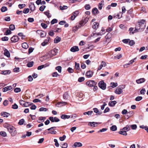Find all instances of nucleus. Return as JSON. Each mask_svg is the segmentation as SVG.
I'll use <instances>...</instances> for the list:
<instances>
[{
    "label": "nucleus",
    "mask_w": 148,
    "mask_h": 148,
    "mask_svg": "<svg viewBox=\"0 0 148 148\" xmlns=\"http://www.w3.org/2000/svg\"><path fill=\"white\" fill-rule=\"evenodd\" d=\"M29 7L32 11H34L35 9V6L33 3L31 2L29 5Z\"/></svg>",
    "instance_id": "6"
},
{
    "label": "nucleus",
    "mask_w": 148,
    "mask_h": 148,
    "mask_svg": "<svg viewBox=\"0 0 148 148\" xmlns=\"http://www.w3.org/2000/svg\"><path fill=\"white\" fill-rule=\"evenodd\" d=\"M46 8V6L45 5H42L40 6L39 8V10L41 11L42 12L44 11V9Z\"/></svg>",
    "instance_id": "50"
},
{
    "label": "nucleus",
    "mask_w": 148,
    "mask_h": 148,
    "mask_svg": "<svg viewBox=\"0 0 148 148\" xmlns=\"http://www.w3.org/2000/svg\"><path fill=\"white\" fill-rule=\"evenodd\" d=\"M123 92L122 89L120 88H117L115 91L116 93L118 94H120Z\"/></svg>",
    "instance_id": "13"
},
{
    "label": "nucleus",
    "mask_w": 148,
    "mask_h": 148,
    "mask_svg": "<svg viewBox=\"0 0 148 148\" xmlns=\"http://www.w3.org/2000/svg\"><path fill=\"white\" fill-rule=\"evenodd\" d=\"M67 70L69 73H72L73 72V70L71 68L69 67L67 69Z\"/></svg>",
    "instance_id": "62"
},
{
    "label": "nucleus",
    "mask_w": 148,
    "mask_h": 148,
    "mask_svg": "<svg viewBox=\"0 0 148 148\" xmlns=\"http://www.w3.org/2000/svg\"><path fill=\"white\" fill-rule=\"evenodd\" d=\"M46 119L45 117H39L38 118L39 121H38V123H40L41 122H43L44 121L45 119Z\"/></svg>",
    "instance_id": "29"
},
{
    "label": "nucleus",
    "mask_w": 148,
    "mask_h": 148,
    "mask_svg": "<svg viewBox=\"0 0 148 148\" xmlns=\"http://www.w3.org/2000/svg\"><path fill=\"white\" fill-rule=\"evenodd\" d=\"M25 5H26L25 4H19L18 5V7L22 9L24 8L25 6Z\"/></svg>",
    "instance_id": "51"
},
{
    "label": "nucleus",
    "mask_w": 148,
    "mask_h": 148,
    "mask_svg": "<svg viewBox=\"0 0 148 148\" xmlns=\"http://www.w3.org/2000/svg\"><path fill=\"white\" fill-rule=\"evenodd\" d=\"M4 54L5 56H7L8 57H9V51L7 50L6 49H4Z\"/></svg>",
    "instance_id": "23"
},
{
    "label": "nucleus",
    "mask_w": 148,
    "mask_h": 148,
    "mask_svg": "<svg viewBox=\"0 0 148 148\" xmlns=\"http://www.w3.org/2000/svg\"><path fill=\"white\" fill-rule=\"evenodd\" d=\"M93 75V72L90 71H89L86 72V75L88 77H92Z\"/></svg>",
    "instance_id": "8"
},
{
    "label": "nucleus",
    "mask_w": 148,
    "mask_h": 148,
    "mask_svg": "<svg viewBox=\"0 0 148 148\" xmlns=\"http://www.w3.org/2000/svg\"><path fill=\"white\" fill-rule=\"evenodd\" d=\"M33 103L25 102L24 107H27L32 105Z\"/></svg>",
    "instance_id": "37"
},
{
    "label": "nucleus",
    "mask_w": 148,
    "mask_h": 148,
    "mask_svg": "<svg viewBox=\"0 0 148 148\" xmlns=\"http://www.w3.org/2000/svg\"><path fill=\"white\" fill-rule=\"evenodd\" d=\"M9 86H8L6 87H5V88H3V92H6L7 91L9 90Z\"/></svg>",
    "instance_id": "58"
},
{
    "label": "nucleus",
    "mask_w": 148,
    "mask_h": 148,
    "mask_svg": "<svg viewBox=\"0 0 148 148\" xmlns=\"http://www.w3.org/2000/svg\"><path fill=\"white\" fill-rule=\"evenodd\" d=\"M58 22V20L56 19H53L51 22V24L53 25L55 23H56Z\"/></svg>",
    "instance_id": "45"
},
{
    "label": "nucleus",
    "mask_w": 148,
    "mask_h": 148,
    "mask_svg": "<svg viewBox=\"0 0 148 148\" xmlns=\"http://www.w3.org/2000/svg\"><path fill=\"white\" fill-rule=\"evenodd\" d=\"M25 120L23 119H22L19 120L18 122V124L19 125H21L24 123Z\"/></svg>",
    "instance_id": "39"
},
{
    "label": "nucleus",
    "mask_w": 148,
    "mask_h": 148,
    "mask_svg": "<svg viewBox=\"0 0 148 148\" xmlns=\"http://www.w3.org/2000/svg\"><path fill=\"white\" fill-rule=\"evenodd\" d=\"M97 84V82L92 80H89L86 83V85L90 87H92L93 86H96Z\"/></svg>",
    "instance_id": "2"
},
{
    "label": "nucleus",
    "mask_w": 148,
    "mask_h": 148,
    "mask_svg": "<svg viewBox=\"0 0 148 148\" xmlns=\"http://www.w3.org/2000/svg\"><path fill=\"white\" fill-rule=\"evenodd\" d=\"M19 102L21 105L24 107L25 101H24L23 100H20L19 101Z\"/></svg>",
    "instance_id": "35"
},
{
    "label": "nucleus",
    "mask_w": 148,
    "mask_h": 148,
    "mask_svg": "<svg viewBox=\"0 0 148 148\" xmlns=\"http://www.w3.org/2000/svg\"><path fill=\"white\" fill-rule=\"evenodd\" d=\"M106 84L103 81H101L98 83L99 87L103 90L106 89Z\"/></svg>",
    "instance_id": "4"
},
{
    "label": "nucleus",
    "mask_w": 148,
    "mask_h": 148,
    "mask_svg": "<svg viewBox=\"0 0 148 148\" xmlns=\"http://www.w3.org/2000/svg\"><path fill=\"white\" fill-rule=\"evenodd\" d=\"M11 41L12 42H15L18 41V36H14L11 38Z\"/></svg>",
    "instance_id": "7"
},
{
    "label": "nucleus",
    "mask_w": 148,
    "mask_h": 148,
    "mask_svg": "<svg viewBox=\"0 0 148 148\" xmlns=\"http://www.w3.org/2000/svg\"><path fill=\"white\" fill-rule=\"evenodd\" d=\"M122 130H124L126 131H128L130 130V126L129 125H127L126 127H124Z\"/></svg>",
    "instance_id": "27"
},
{
    "label": "nucleus",
    "mask_w": 148,
    "mask_h": 148,
    "mask_svg": "<svg viewBox=\"0 0 148 148\" xmlns=\"http://www.w3.org/2000/svg\"><path fill=\"white\" fill-rule=\"evenodd\" d=\"M116 101H110L108 103V105L111 107H113L116 104Z\"/></svg>",
    "instance_id": "16"
},
{
    "label": "nucleus",
    "mask_w": 148,
    "mask_h": 148,
    "mask_svg": "<svg viewBox=\"0 0 148 148\" xmlns=\"http://www.w3.org/2000/svg\"><path fill=\"white\" fill-rule=\"evenodd\" d=\"M15 27L13 24L10 25V34H11V31H13L15 29Z\"/></svg>",
    "instance_id": "24"
},
{
    "label": "nucleus",
    "mask_w": 148,
    "mask_h": 148,
    "mask_svg": "<svg viewBox=\"0 0 148 148\" xmlns=\"http://www.w3.org/2000/svg\"><path fill=\"white\" fill-rule=\"evenodd\" d=\"M12 108L14 109H16L18 108V106L15 103L12 106Z\"/></svg>",
    "instance_id": "40"
},
{
    "label": "nucleus",
    "mask_w": 148,
    "mask_h": 148,
    "mask_svg": "<svg viewBox=\"0 0 148 148\" xmlns=\"http://www.w3.org/2000/svg\"><path fill=\"white\" fill-rule=\"evenodd\" d=\"M7 10V8L5 6L2 7L1 9V10L2 12H5Z\"/></svg>",
    "instance_id": "43"
},
{
    "label": "nucleus",
    "mask_w": 148,
    "mask_h": 148,
    "mask_svg": "<svg viewBox=\"0 0 148 148\" xmlns=\"http://www.w3.org/2000/svg\"><path fill=\"white\" fill-rule=\"evenodd\" d=\"M131 127L132 129L133 130H136L137 127V125L136 124H134L132 125H131L130 126V127Z\"/></svg>",
    "instance_id": "42"
},
{
    "label": "nucleus",
    "mask_w": 148,
    "mask_h": 148,
    "mask_svg": "<svg viewBox=\"0 0 148 148\" xmlns=\"http://www.w3.org/2000/svg\"><path fill=\"white\" fill-rule=\"evenodd\" d=\"M21 91V89L19 88H16L14 89V91L16 93L18 92Z\"/></svg>",
    "instance_id": "46"
},
{
    "label": "nucleus",
    "mask_w": 148,
    "mask_h": 148,
    "mask_svg": "<svg viewBox=\"0 0 148 148\" xmlns=\"http://www.w3.org/2000/svg\"><path fill=\"white\" fill-rule=\"evenodd\" d=\"M82 143L80 142H75L74 144V146L75 147H82Z\"/></svg>",
    "instance_id": "26"
},
{
    "label": "nucleus",
    "mask_w": 148,
    "mask_h": 148,
    "mask_svg": "<svg viewBox=\"0 0 148 148\" xmlns=\"http://www.w3.org/2000/svg\"><path fill=\"white\" fill-rule=\"evenodd\" d=\"M93 111H88L87 112H85L84 113V115H86L88 114L89 115L93 113Z\"/></svg>",
    "instance_id": "36"
},
{
    "label": "nucleus",
    "mask_w": 148,
    "mask_h": 148,
    "mask_svg": "<svg viewBox=\"0 0 148 148\" xmlns=\"http://www.w3.org/2000/svg\"><path fill=\"white\" fill-rule=\"evenodd\" d=\"M34 64V62L33 61H31L27 63V66L28 67H32Z\"/></svg>",
    "instance_id": "33"
},
{
    "label": "nucleus",
    "mask_w": 148,
    "mask_h": 148,
    "mask_svg": "<svg viewBox=\"0 0 148 148\" xmlns=\"http://www.w3.org/2000/svg\"><path fill=\"white\" fill-rule=\"evenodd\" d=\"M46 66H45L44 65H42L40 66H38V67L37 69L38 70H40L42 69V68H44L45 67H46Z\"/></svg>",
    "instance_id": "59"
},
{
    "label": "nucleus",
    "mask_w": 148,
    "mask_h": 148,
    "mask_svg": "<svg viewBox=\"0 0 148 148\" xmlns=\"http://www.w3.org/2000/svg\"><path fill=\"white\" fill-rule=\"evenodd\" d=\"M61 38L58 36H57L54 40V42L57 43L59 42L61 40Z\"/></svg>",
    "instance_id": "22"
},
{
    "label": "nucleus",
    "mask_w": 148,
    "mask_h": 148,
    "mask_svg": "<svg viewBox=\"0 0 148 148\" xmlns=\"http://www.w3.org/2000/svg\"><path fill=\"white\" fill-rule=\"evenodd\" d=\"M61 118L64 119H69L70 117L71 116L69 115H67L65 114H62L61 116Z\"/></svg>",
    "instance_id": "18"
},
{
    "label": "nucleus",
    "mask_w": 148,
    "mask_h": 148,
    "mask_svg": "<svg viewBox=\"0 0 148 148\" xmlns=\"http://www.w3.org/2000/svg\"><path fill=\"white\" fill-rule=\"evenodd\" d=\"M1 115L4 117H7L9 115V114L6 112H2L1 113Z\"/></svg>",
    "instance_id": "19"
},
{
    "label": "nucleus",
    "mask_w": 148,
    "mask_h": 148,
    "mask_svg": "<svg viewBox=\"0 0 148 148\" xmlns=\"http://www.w3.org/2000/svg\"><path fill=\"white\" fill-rule=\"evenodd\" d=\"M145 20L142 19L139 21L136 24L135 31L138 32V31L140 29H142L145 28Z\"/></svg>",
    "instance_id": "1"
},
{
    "label": "nucleus",
    "mask_w": 148,
    "mask_h": 148,
    "mask_svg": "<svg viewBox=\"0 0 148 148\" xmlns=\"http://www.w3.org/2000/svg\"><path fill=\"white\" fill-rule=\"evenodd\" d=\"M29 8H25L23 11V12L25 14H27L29 12Z\"/></svg>",
    "instance_id": "52"
},
{
    "label": "nucleus",
    "mask_w": 148,
    "mask_h": 148,
    "mask_svg": "<svg viewBox=\"0 0 148 148\" xmlns=\"http://www.w3.org/2000/svg\"><path fill=\"white\" fill-rule=\"evenodd\" d=\"M99 26V24L97 22H95L93 23V25H92V28L95 29H97L98 28Z\"/></svg>",
    "instance_id": "12"
},
{
    "label": "nucleus",
    "mask_w": 148,
    "mask_h": 148,
    "mask_svg": "<svg viewBox=\"0 0 148 148\" xmlns=\"http://www.w3.org/2000/svg\"><path fill=\"white\" fill-rule=\"evenodd\" d=\"M54 141L55 142V146L56 147H58L59 146V144L58 143L57 140L56 139H55L54 140Z\"/></svg>",
    "instance_id": "49"
},
{
    "label": "nucleus",
    "mask_w": 148,
    "mask_h": 148,
    "mask_svg": "<svg viewBox=\"0 0 148 148\" xmlns=\"http://www.w3.org/2000/svg\"><path fill=\"white\" fill-rule=\"evenodd\" d=\"M10 133L12 136H15L16 134V132L15 128L13 126L10 127Z\"/></svg>",
    "instance_id": "3"
},
{
    "label": "nucleus",
    "mask_w": 148,
    "mask_h": 148,
    "mask_svg": "<svg viewBox=\"0 0 148 148\" xmlns=\"http://www.w3.org/2000/svg\"><path fill=\"white\" fill-rule=\"evenodd\" d=\"M98 124V123L97 122H90L89 123L88 125H90L91 126L93 127H95V124Z\"/></svg>",
    "instance_id": "31"
},
{
    "label": "nucleus",
    "mask_w": 148,
    "mask_h": 148,
    "mask_svg": "<svg viewBox=\"0 0 148 148\" xmlns=\"http://www.w3.org/2000/svg\"><path fill=\"white\" fill-rule=\"evenodd\" d=\"M143 98L141 96H138L136 97L135 100L136 101H139L142 99Z\"/></svg>",
    "instance_id": "48"
},
{
    "label": "nucleus",
    "mask_w": 148,
    "mask_h": 148,
    "mask_svg": "<svg viewBox=\"0 0 148 148\" xmlns=\"http://www.w3.org/2000/svg\"><path fill=\"white\" fill-rule=\"evenodd\" d=\"M22 47L24 49H27L28 47V44L26 42H24L22 44Z\"/></svg>",
    "instance_id": "28"
},
{
    "label": "nucleus",
    "mask_w": 148,
    "mask_h": 148,
    "mask_svg": "<svg viewBox=\"0 0 148 148\" xmlns=\"http://www.w3.org/2000/svg\"><path fill=\"white\" fill-rule=\"evenodd\" d=\"M8 38L6 36L2 37L1 38L2 40L3 41H7L8 40Z\"/></svg>",
    "instance_id": "63"
},
{
    "label": "nucleus",
    "mask_w": 148,
    "mask_h": 148,
    "mask_svg": "<svg viewBox=\"0 0 148 148\" xmlns=\"http://www.w3.org/2000/svg\"><path fill=\"white\" fill-rule=\"evenodd\" d=\"M110 85L113 88H114L117 86V84L114 82H111L110 83Z\"/></svg>",
    "instance_id": "41"
},
{
    "label": "nucleus",
    "mask_w": 148,
    "mask_h": 148,
    "mask_svg": "<svg viewBox=\"0 0 148 148\" xmlns=\"http://www.w3.org/2000/svg\"><path fill=\"white\" fill-rule=\"evenodd\" d=\"M92 13L94 14H99V11L96 8H94L92 10Z\"/></svg>",
    "instance_id": "15"
},
{
    "label": "nucleus",
    "mask_w": 148,
    "mask_h": 148,
    "mask_svg": "<svg viewBox=\"0 0 148 148\" xmlns=\"http://www.w3.org/2000/svg\"><path fill=\"white\" fill-rule=\"evenodd\" d=\"M75 68L77 70L79 71L81 70L79 64L76 62L75 63Z\"/></svg>",
    "instance_id": "17"
},
{
    "label": "nucleus",
    "mask_w": 148,
    "mask_h": 148,
    "mask_svg": "<svg viewBox=\"0 0 148 148\" xmlns=\"http://www.w3.org/2000/svg\"><path fill=\"white\" fill-rule=\"evenodd\" d=\"M41 25L42 27L44 29H46L47 27V24L43 23H41Z\"/></svg>",
    "instance_id": "60"
},
{
    "label": "nucleus",
    "mask_w": 148,
    "mask_h": 148,
    "mask_svg": "<svg viewBox=\"0 0 148 148\" xmlns=\"http://www.w3.org/2000/svg\"><path fill=\"white\" fill-rule=\"evenodd\" d=\"M46 33L45 32H41L40 33V35L41 37H45L46 35Z\"/></svg>",
    "instance_id": "61"
},
{
    "label": "nucleus",
    "mask_w": 148,
    "mask_h": 148,
    "mask_svg": "<svg viewBox=\"0 0 148 148\" xmlns=\"http://www.w3.org/2000/svg\"><path fill=\"white\" fill-rule=\"evenodd\" d=\"M68 147V144L66 143H64L62 146L61 147L62 148H67Z\"/></svg>",
    "instance_id": "64"
},
{
    "label": "nucleus",
    "mask_w": 148,
    "mask_h": 148,
    "mask_svg": "<svg viewBox=\"0 0 148 148\" xmlns=\"http://www.w3.org/2000/svg\"><path fill=\"white\" fill-rule=\"evenodd\" d=\"M56 69L57 70L59 73H61L62 67L60 66H58L56 68Z\"/></svg>",
    "instance_id": "38"
},
{
    "label": "nucleus",
    "mask_w": 148,
    "mask_h": 148,
    "mask_svg": "<svg viewBox=\"0 0 148 148\" xmlns=\"http://www.w3.org/2000/svg\"><path fill=\"white\" fill-rule=\"evenodd\" d=\"M85 79L83 77H79L78 79V81L79 82H82Z\"/></svg>",
    "instance_id": "54"
},
{
    "label": "nucleus",
    "mask_w": 148,
    "mask_h": 148,
    "mask_svg": "<svg viewBox=\"0 0 148 148\" xmlns=\"http://www.w3.org/2000/svg\"><path fill=\"white\" fill-rule=\"evenodd\" d=\"M119 133L120 134H122L125 136H126L127 134L126 131L124 130H123L122 131L121 130L119 132Z\"/></svg>",
    "instance_id": "25"
},
{
    "label": "nucleus",
    "mask_w": 148,
    "mask_h": 148,
    "mask_svg": "<svg viewBox=\"0 0 148 148\" xmlns=\"http://www.w3.org/2000/svg\"><path fill=\"white\" fill-rule=\"evenodd\" d=\"M79 49L77 46H75L72 47L71 49V51L73 52L77 51H79Z\"/></svg>",
    "instance_id": "9"
},
{
    "label": "nucleus",
    "mask_w": 148,
    "mask_h": 148,
    "mask_svg": "<svg viewBox=\"0 0 148 148\" xmlns=\"http://www.w3.org/2000/svg\"><path fill=\"white\" fill-rule=\"evenodd\" d=\"M145 80V78H141L136 80V82L138 84H140L144 82Z\"/></svg>",
    "instance_id": "10"
},
{
    "label": "nucleus",
    "mask_w": 148,
    "mask_h": 148,
    "mask_svg": "<svg viewBox=\"0 0 148 148\" xmlns=\"http://www.w3.org/2000/svg\"><path fill=\"white\" fill-rule=\"evenodd\" d=\"M47 110V108L43 107H42L39 109V110L40 111H46Z\"/></svg>",
    "instance_id": "53"
},
{
    "label": "nucleus",
    "mask_w": 148,
    "mask_h": 148,
    "mask_svg": "<svg viewBox=\"0 0 148 148\" xmlns=\"http://www.w3.org/2000/svg\"><path fill=\"white\" fill-rule=\"evenodd\" d=\"M51 53L53 56H55L56 55L57 53H58V50L57 49H54L51 50Z\"/></svg>",
    "instance_id": "21"
},
{
    "label": "nucleus",
    "mask_w": 148,
    "mask_h": 148,
    "mask_svg": "<svg viewBox=\"0 0 148 148\" xmlns=\"http://www.w3.org/2000/svg\"><path fill=\"white\" fill-rule=\"evenodd\" d=\"M60 8L61 10H63L67 9L68 8V7L65 5H64L63 6H60Z\"/></svg>",
    "instance_id": "47"
},
{
    "label": "nucleus",
    "mask_w": 148,
    "mask_h": 148,
    "mask_svg": "<svg viewBox=\"0 0 148 148\" xmlns=\"http://www.w3.org/2000/svg\"><path fill=\"white\" fill-rule=\"evenodd\" d=\"M66 138V136L65 135L63 136L62 137H60L59 138L60 140L62 141H64Z\"/></svg>",
    "instance_id": "55"
},
{
    "label": "nucleus",
    "mask_w": 148,
    "mask_h": 148,
    "mask_svg": "<svg viewBox=\"0 0 148 148\" xmlns=\"http://www.w3.org/2000/svg\"><path fill=\"white\" fill-rule=\"evenodd\" d=\"M85 24L84 20H82L80 21L79 23L76 26L75 28L77 29L80 28L81 27L84 26Z\"/></svg>",
    "instance_id": "5"
},
{
    "label": "nucleus",
    "mask_w": 148,
    "mask_h": 148,
    "mask_svg": "<svg viewBox=\"0 0 148 148\" xmlns=\"http://www.w3.org/2000/svg\"><path fill=\"white\" fill-rule=\"evenodd\" d=\"M122 57V56L121 54H120L119 55H117L116 56H114V59H119Z\"/></svg>",
    "instance_id": "57"
},
{
    "label": "nucleus",
    "mask_w": 148,
    "mask_h": 148,
    "mask_svg": "<svg viewBox=\"0 0 148 148\" xmlns=\"http://www.w3.org/2000/svg\"><path fill=\"white\" fill-rule=\"evenodd\" d=\"M69 95L67 92H65L63 96V98L64 99H67L69 97Z\"/></svg>",
    "instance_id": "20"
},
{
    "label": "nucleus",
    "mask_w": 148,
    "mask_h": 148,
    "mask_svg": "<svg viewBox=\"0 0 148 148\" xmlns=\"http://www.w3.org/2000/svg\"><path fill=\"white\" fill-rule=\"evenodd\" d=\"M110 130L113 131H115L117 130V127L115 125H113L111 127Z\"/></svg>",
    "instance_id": "32"
},
{
    "label": "nucleus",
    "mask_w": 148,
    "mask_h": 148,
    "mask_svg": "<svg viewBox=\"0 0 148 148\" xmlns=\"http://www.w3.org/2000/svg\"><path fill=\"white\" fill-rule=\"evenodd\" d=\"M136 59V58H134L133 59L130 60L127 64H125L124 65V68H127L128 67L127 66H127V65H130L131 64H132L134 62V60Z\"/></svg>",
    "instance_id": "11"
},
{
    "label": "nucleus",
    "mask_w": 148,
    "mask_h": 148,
    "mask_svg": "<svg viewBox=\"0 0 148 148\" xmlns=\"http://www.w3.org/2000/svg\"><path fill=\"white\" fill-rule=\"evenodd\" d=\"M0 134L2 136L5 137L6 136L7 134L4 131H1L0 132Z\"/></svg>",
    "instance_id": "44"
},
{
    "label": "nucleus",
    "mask_w": 148,
    "mask_h": 148,
    "mask_svg": "<svg viewBox=\"0 0 148 148\" xmlns=\"http://www.w3.org/2000/svg\"><path fill=\"white\" fill-rule=\"evenodd\" d=\"M93 110L95 112L97 113V114H100L102 113V112H101L99 111L98 110L97 108H94L93 109Z\"/></svg>",
    "instance_id": "30"
},
{
    "label": "nucleus",
    "mask_w": 148,
    "mask_h": 148,
    "mask_svg": "<svg viewBox=\"0 0 148 148\" xmlns=\"http://www.w3.org/2000/svg\"><path fill=\"white\" fill-rule=\"evenodd\" d=\"M50 38H47L44 41L41 43V45L42 46H45L47 43L49 42Z\"/></svg>",
    "instance_id": "14"
},
{
    "label": "nucleus",
    "mask_w": 148,
    "mask_h": 148,
    "mask_svg": "<svg viewBox=\"0 0 148 148\" xmlns=\"http://www.w3.org/2000/svg\"><path fill=\"white\" fill-rule=\"evenodd\" d=\"M145 92L146 90L144 88H143L142 90H141L140 92V93L142 95H144Z\"/></svg>",
    "instance_id": "56"
},
{
    "label": "nucleus",
    "mask_w": 148,
    "mask_h": 148,
    "mask_svg": "<svg viewBox=\"0 0 148 148\" xmlns=\"http://www.w3.org/2000/svg\"><path fill=\"white\" fill-rule=\"evenodd\" d=\"M133 29V28L132 27H131L129 29V31H130V34H133L134 33L137 32H136V31H135V30H134V31L133 32H132Z\"/></svg>",
    "instance_id": "34"
}]
</instances>
